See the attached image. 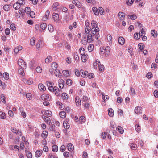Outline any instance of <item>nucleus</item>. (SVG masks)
Masks as SVG:
<instances>
[{
  "label": "nucleus",
  "instance_id": "9b49d317",
  "mask_svg": "<svg viewBox=\"0 0 158 158\" xmlns=\"http://www.w3.org/2000/svg\"><path fill=\"white\" fill-rule=\"evenodd\" d=\"M64 80L62 79H60L58 80L59 86L61 89H62L64 87Z\"/></svg>",
  "mask_w": 158,
  "mask_h": 158
},
{
  "label": "nucleus",
  "instance_id": "a211bd4d",
  "mask_svg": "<svg viewBox=\"0 0 158 158\" xmlns=\"http://www.w3.org/2000/svg\"><path fill=\"white\" fill-rule=\"evenodd\" d=\"M81 76L84 78H86L88 76V73L87 71L81 70Z\"/></svg>",
  "mask_w": 158,
  "mask_h": 158
},
{
  "label": "nucleus",
  "instance_id": "4c0bfd02",
  "mask_svg": "<svg viewBox=\"0 0 158 158\" xmlns=\"http://www.w3.org/2000/svg\"><path fill=\"white\" fill-rule=\"evenodd\" d=\"M151 34L154 37H155L157 36V33L156 31L152 30L151 31Z\"/></svg>",
  "mask_w": 158,
  "mask_h": 158
},
{
  "label": "nucleus",
  "instance_id": "de8ad7c7",
  "mask_svg": "<svg viewBox=\"0 0 158 158\" xmlns=\"http://www.w3.org/2000/svg\"><path fill=\"white\" fill-rule=\"evenodd\" d=\"M135 129L138 132H139L140 131L141 127L139 125L137 124L135 127Z\"/></svg>",
  "mask_w": 158,
  "mask_h": 158
},
{
  "label": "nucleus",
  "instance_id": "864d4df0",
  "mask_svg": "<svg viewBox=\"0 0 158 158\" xmlns=\"http://www.w3.org/2000/svg\"><path fill=\"white\" fill-rule=\"evenodd\" d=\"M27 84L28 85L32 84L33 82V80L31 79H29L25 81Z\"/></svg>",
  "mask_w": 158,
  "mask_h": 158
},
{
  "label": "nucleus",
  "instance_id": "7ed1b4c3",
  "mask_svg": "<svg viewBox=\"0 0 158 158\" xmlns=\"http://www.w3.org/2000/svg\"><path fill=\"white\" fill-rule=\"evenodd\" d=\"M18 64L21 68L25 69L26 68V64L25 62L22 59H19L18 60Z\"/></svg>",
  "mask_w": 158,
  "mask_h": 158
},
{
  "label": "nucleus",
  "instance_id": "39448f33",
  "mask_svg": "<svg viewBox=\"0 0 158 158\" xmlns=\"http://www.w3.org/2000/svg\"><path fill=\"white\" fill-rule=\"evenodd\" d=\"M135 112L137 114H140L142 113V108L140 106H137L135 109Z\"/></svg>",
  "mask_w": 158,
  "mask_h": 158
},
{
  "label": "nucleus",
  "instance_id": "f3484780",
  "mask_svg": "<svg viewBox=\"0 0 158 158\" xmlns=\"http://www.w3.org/2000/svg\"><path fill=\"white\" fill-rule=\"evenodd\" d=\"M61 97L63 100H68L69 98L68 94L65 93H62L61 94Z\"/></svg>",
  "mask_w": 158,
  "mask_h": 158
},
{
  "label": "nucleus",
  "instance_id": "c85d7f7f",
  "mask_svg": "<svg viewBox=\"0 0 158 158\" xmlns=\"http://www.w3.org/2000/svg\"><path fill=\"white\" fill-rule=\"evenodd\" d=\"M92 10L95 15H99V11L98 8L96 7H93L92 8Z\"/></svg>",
  "mask_w": 158,
  "mask_h": 158
},
{
  "label": "nucleus",
  "instance_id": "5701e85b",
  "mask_svg": "<svg viewBox=\"0 0 158 158\" xmlns=\"http://www.w3.org/2000/svg\"><path fill=\"white\" fill-rule=\"evenodd\" d=\"M73 3L78 8H80L81 7V4L77 0H74L73 1Z\"/></svg>",
  "mask_w": 158,
  "mask_h": 158
},
{
  "label": "nucleus",
  "instance_id": "e433bc0d",
  "mask_svg": "<svg viewBox=\"0 0 158 158\" xmlns=\"http://www.w3.org/2000/svg\"><path fill=\"white\" fill-rule=\"evenodd\" d=\"M52 60V58L51 56H48L47 58H46L45 59V62L46 63H48L51 62Z\"/></svg>",
  "mask_w": 158,
  "mask_h": 158
},
{
  "label": "nucleus",
  "instance_id": "4be33fe9",
  "mask_svg": "<svg viewBox=\"0 0 158 158\" xmlns=\"http://www.w3.org/2000/svg\"><path fill=\"white\" fill-rule=\"evenodd\" d=\"M67 148L69 151H72L74 150V146L73 144L71 143L68 144L67 146Z\"/></svg>",
  "mask_w": 158,
  "mask_h": 158
},
{
  "label": "nucleus",
  "instance_id": "774afa93",
  "mask_svg": "<svg viewBox=\"0 0 158 158\" xmlns=\"http://www.w3.org/2000/svg\"><path fill=\"white\" fill-rule=\"evenodd\" d=\"M26 155L28 158H31L32 156V153L28 151L26 152Z\"/></svg>",
  "mask_w": 158,
  "mask_h": 158
},
{
  "label": "nucleus",
  "instance_id": "e2e57ef3",
  "mask_svg": "<svg viewBox=\"0 0 158 158\" xmlns=\"http://www.w3.org/2000/svg\"><path fill=\"white\" fill-rule=\"evenodd\" d=\"M35 38H32L30 40V44L32 46H34L35 44Z\"/></svg>",
  "mask_w": 158,
  "mask_h": 158
},
{
  "label": "nucleus",
  "instance_id": "6ab92c4d",
  "mask_svg": "<svg viewBox=\"0 0 158 158\" xmlns=\"http://www.w3.org/2000/svg\"><path fill=\"white\" fill-rule=\"evenodd\" d=\"M110 47L109 46H107L105 48L104 50L106 51L105 52V55L106 57L108 56L109 52L110 51Z\"/></svg>",
  "mask_w": 158,
  "mask_h": 158
},
{
  "label": "nucleus",
  "instance_id": "473e14b6",
  "mask_svg": "<svg viewBox=\"0 0 158 158\" xmlns=\"http://www.w3.org/2000/svg\"><path fill=\"white\" fill-rule=\"evenodd\" d=\"M20 6V5L17 2L15 3L13 5V8L16 10L19 9Z\"/></svg>",
  "mask_w": 158,
  "mask_h": 158
},
{
  "label": "nucleus",
  "instance_id": "bb28decb",
  "mask_svg": "<svg viewBox=\"0 0 158 158\" xmlns=\"http://www.w3.org/2000/svg\"><path fill=\"white\" fill-rule=\"evenodd\" d=\"M129 145L131 148L133 150H135L137 148V146L136 144L133 143H130Z\"/></svg>",
  "mask_w": 158,
  "mask_h": 158
},
{
  "label": "nucleus",
  "instance_id": "c9c22d12",
  "mask_svg": "<svg viewBox=\"0 0 158 158\" xmlns=\"http://www.w3.org/2000/svg\"><path fill=\"white\" fill-rule=\"evenodd\" d=\"M128 18H130L131 20H134L137 18L136 15H135L133 14L131 15H129L128 16Z\"/></svg>",
  "mask_w": 158,
  "mask_h": 158
},
{
  "label": "nucleus",
  "instance_id": "412c9836",
  "mask_svg": "<svg viewBox=\"0 0 158 158\" xmlns=\"http://www.w3.org/2000/svg\"><path fill=\"white\" fill-rule=\"evenodd\" d=\"M63 126L66 129V130L67 129H68L70 127L69 124L68 123L67 120H65L64 122Z\"/></svg>",
  "mask_w": 158,
  "mask_h": 158
},
{
  "label": "nucleus",
  "instance_id": "f704fd0d",
  "mask_svg": "<svg viewBox=\"0 0 158 158\" xmlns=\"http://www.w3.org/2000/svg\"><path fill=\"white\" fill-rule=\"evenodd\" d=\"M11 129L12 132L16 134H19L20 133L19 131L18 130L15 128L12 127L11 128Z\"/></svg>",
  "mask_w": 158,
  "mask_h": 158
},
{
  "label": "nucleus",
  "instance_id": "a18cd8bd",
  "mask_svg": "<svg viewBox=\"0 0 158 158\" xmlns=\"http://www.w3.org/2000/svg\"><path fill=\"white\" fill-rule=\"evenodd\" d=\"M52 149L53 151L54 152H56L58 150V147L56 145H54L52 146Z\"/></svg>",
  "mask_w": 158,
  "mask_h": 158
},
{
  "label": "nucleus",
  "instance_id": "393cba45",
  "mask_svg": "<svg viewBox=\"0 0 158 158\" xmlns=\"http://www.w3.org/2000/svg\"><path fill=\"white\" fill-rule=\"evenodd\" d=\"M43 151L42 150H37L35 153V156L36 157H40Z\"/></svg>",
  "mask_w": 158,
  "mask_h": 158
},
{
  "label": "nucleus",
  "instance_id": "2eb2a0df",
  "mask_svg": "<svg viewBox=\"0 0 158 158\" xmlns=\"http://www.w3.org/2000/svg\"><path fill=\"white\" fill-rule=\"evenodd\" d=\"M102 105L105 106L106 105L105 100H108L109 99V97L108 95H105V96L102 97Z\"/></svg>",
  "mask_w": 158,
  "mask_h": 158
},
{
  "label": "nucleus",
  "instance_id": "680f3d73",
  "mask_svg": "<svg viewBox=\"0 0 158 158\" xmlns=\"http://www.w3.org/2000/svg\"><path fill=\"white\" fill-rule=\"evenodd\" d=\"M26 97L27 99L31 100L32 98V94L30 93H27L26 94Z\"/></svg>",
  "mask_w": 158,
  "mask_h": 158
},
{
  "label": "nucleus",
  "instance_id": "69168bd1",
  "mask_svg": "<svg viewBox=\"0 0 158 158\" xmlns=\"http://www.w3.org/2000/svg\"><path fill=\"white\" fill-rule=\"evenodd\" d=\"M79 50L81 54L82 55L85 54V51L83 48H80Z\"/></svg>",
  "mask_w": 158,
  "mask_h": 158
},
{
  "label": "nucleus",
  "instance_id": "b1692460",
  "mask_svg": "<svg viewBox=\"0 0 158 158\" xmlns=\"http://www.w3.org/2000/svg\"><path fill=\"white\" fill-rule=\"evenodd\" d=\"M22 46H18L15 48L14 50V52L15 54H17L18 53L19 51L22 50Z\"/></svg>",
  "mask_w": 158,
  "mask_h": 158
},
{
  "label": "nucleus",
  "instance_id": "7c9ffc66",
  "mask_svg": "<svg viewBox=\"0 0 158 158\" xmlns=\"http://www.w3.org/2000/svg\"><path fill=\"white\" fill-rule=\"evenodd\" d=\"M108 115L111 117L114 115V112L113 110L111 108H109L108 110Z\"/></svg>",
  "mask_w": 158,
  "mask_h": 158
},
{
  "label": "nucleus",
  "instance_id": "5fc2aeb1",
  "mask_svg": "<svg viewBox=\"0 0 158 158\" xmlns=\"http://www.w3.org/2000/svg\"><path fill=\"white\" fill-rule=\"evenodd\" d=\"M62 73L65 76H69L70 75L69 72L68 70H64L63 71Z\"/></svg>",
  "mask_w": 158,
  "mask_h": 158
},
{
  "label": "nucleus",
  "instance_id": "2f4dec72",
  "mask_svg": "<svg viewBox=\"0 0 158 158\" xmlns=\"http://www.w3.org/2000/svg\"><path fill=\"white\" fill-rule=\"evenodd\" d=\"M116 130L118 131L121 134H123L124 132V130L123 128L120 126H118L116 128Z\"/></svg>",
  "mask_w": 158,
  "mask_h": 158
},
{
  "label": "nucleus",
  "instance_id": "c03bdc74",
  "mask_svg": "<svg viewBox=\"0 0 158 158\" xmlns=\"http://www.w3.org/2000/svg\"><path fill=\"white\" fill-rule=\"evenodd\" d=\"M47 25L46 23H43L40 25V28L43 30H45L47 27Z\"/></svg>",
  "mask_w": 158,
  "mask_h": 158
},
{
  "label": "nucleus",
  "instance_id": "6e6552de",
  "mask_svg": "<svg viewBox=\"0 0 158 158\" xmlns=\"http://www.w3.org/2000/svg\"><path fill=\"white\" fill-rule=\"evenodd\" d=\"M49 14L50 12L49 10L46 11L45 16L42 19V20L44 21L47 20L49 18Z\"/></svg>",
  "mask_w": 158,
  "mask_h": 158
},
{
  "label": "nucleus",
  "instance_id": "0eeeda50",
  "mask_svg": "<svg viewBox=\"0 0 158 158\" xmlns=\"http://www.w3.org/2000/svg\"><path fill=\"white\" fill-rule=\"evenodd\" d=\"M42 118L47 124H48L49 125L52 124V123L51 122L50 119L49 118L44 115H43L42 116Z\"/></svg>",
  "mask_w": 158,
  "mask_h": 158
},
{
  "label": "nucleus",
  "instance_id": "1a4fd4ad",
  "mask_svg": "<svg viewBox=\"0 0 158 158\" xmlns=\"http://www.w3.org/2000/svg\"><path fill=\"white\" fill-rule=\"evenodd\" d=\"M55 70L54 74L55 75L59 78H61L62 76V75L59 70L57 69Z\"/></svg>",
  "mask_w": 158,
  "mask_h": 158
},
{
  "label": "nucleus",
  "instance_id": "49530a36",
  "mask_svg": "<svg viewBox=\"0 0 158 158\" xmlns=\"http://www.w3.org/2000/svg\"><path fill=\"white\" fill-rule=\"evenodd\" d=\"M48 135V132L45 131H44L41 134L42 137L44 139L46 138Z\"/></svg>",
  "mask_w": 158,
  "mask_h": 158
},
{
  "label": "nucleus",
  "instance_id": "cd10ccee",
  "mask_svg": "<svg viewBox=\"0 0 158 158\" xmlns=\"http://www.w3.org/2000/svg\"><path fill=\"white\" fill-rule=\"evenodd\" d=\"M118 42L120 44L123 45L125 42L124 39L122 37H119L118 39Z\"/></svg>",
  "mask_w": 158,
  "mask_h": 158
},
{
  "label": "nucleus",
  "instance_id": "a19ab883",
  "mask_svg": "<svg viewBox=\"0 0 158 158\" xmlns=\"http://www.w3.org/2000/svg\"><path fill=\"white\" fill-rule=\"evenodd\" d=\"M100 64V62L98 60H96L95 62H94L93 63V66L94 68H97V65H98V64Z\"/></svg>",
  "mask_w": 158,
  "mask_h": 158
},
{
  "label": "nucleus",
  "instance_id": "8fccbe9b",
  "mask_svg": "<svg viewBox=\"0 0 158 158\" xmlns=\"http://www.w3.org/2000/svg\"><path fill=\"white\" fill-rule=\"evenodd\" d=\"M94 47V46L93 44H91L88 47V50L89 52H91L93 50Z\"/></svg>",
  "mask_w": 158,
  "mask_h": 158
},
{
  "label": "nucleus",
  "instance_id": "9d476101",
  "mask_svg": "<svg viewBox=\"0 0 158 158\" xmlns=\"http://www.w3.org/2000/svg\"><path fill=\"white\" fill-rule=\"evenodd\" d=\"M118 17L121 20H123L125 19V14L123 12H119L118 14Z\"/></svg>",
  "mask_w": 158,
  "mask_h": 158
},
{
  "label": "nucleus",
  "instance_id": "13d9d810",
  "mask_svg": "<svg viewBox=\"0 0 158 158\" xmlns=\"http://www.w3.org/2000/svg\"><path fill=\"white\" fill-rule=\"evenodd\" d=\"M98 69L100 71L103 72L104 70V66L103 65H102L101 64H98Z\"/></svg>",
  "mask_w": 158,
  "mask_h": 158
},
{
  "label": "nucleus",
  "instance_id": "79ce46f5",
  "mask_svg": "<svg viewBox=\"0 0 158 158\" xmlns=\"http://www.w3.org/2000/svg\"><path fill=\"white\" fill-rule=\"evenodd\" d=\"M10 7L8 5H5L3 6V9L5 11H8L10 10Z\"/></svg>",
  "mask_w": 158,
  "mask_h": 158
},
{
  "label": "nucleus",
  "instance_id": "052dcab7",
  "mask_svg": "<svg viewBox=\"0 0 158 158\" xmlns=\"http://www.w3.org/2000/svg\"><path fill=\"white\" fill-rule=\"evenodd\" d=\"M67 36L70 40H72L73 39V36L71 33L70 32H68L67 34Z\"/></svg>",
  "mask_w": 158,
  "mask_h": 158
},
{
  "label": "nucleus",
  "instance_id": "c756f323",
  "mask_svg": "<svg viewBox=\"0 0 158 158\" xmlns=\"http://www.w3.org/2000/svg\"><path fill=\"white\" fill-rule=\"evenodd\" d=\"M51 67L53 69H56L58 67V64L56 62H53L52 63Z\"/></svg>",
  "mask_w": 158,
  "mask_h": 158
},
{
  "label": "nucleus",
  "instance_id": "4d7b16f0",
  "mask_svg": "<svg viewBox=\"0 0 158 158\" xmlns=\"http://www.w3.org/2000/svg\"><path fill=\"white\" fill-rule=\"evenodd\" d=\"M3 76L4 78L6 80H8L9 78V76L8 73H4L3 74Z\"/></svg>",
  "mask_w": 158,
  "mask_h": 158
},
{
  "label": "nucleus",
  "instance_id": "f03ea898",
  "mask_svg": "<svg viewBox=\"0 0 158 158\" xmlns=\"http://www.w3.org/2000/svg\"><path fill=\"white\" fill-rule=\"evenodd\" d=\"M94 35H93L91 33H89L87 35V38L86 37H84V39L86 40V41L88 43H90L93 41L94 40Z\"/></svg>",
  "mask_w": 158,
  "mask_h": 158
},
{
  "label": "nucleus",
  "instance_id": "6e6d98bb",
  "mask_svg": "<svg viewBox=\"0 0 158 158\" xmlns=\"http://www.w3.org/2000/svg\"><path fill=\"white\" fill-rule=\"evenodd\" d=\"M1 99L2 100V102L4 104L6 103V101L5 100L6 98L4 96V95L2 94L1 95Z\"/></svg>",
  "mask_w": 158,
  "mask_h": 158
},
{
  "label": "nucleus",
  "instance_id": "20e7f679",
  "mask_svg": "<svg viewBox=\"0 0 158 158\" xmlns=\"http://www.w3.org/2000/svg\"><path fill=\"white\" fill-rule=\"evenodd\" d=\"M41 113L43 114L46 115L49 117H51L52 115V113L51 111L46 110H42Z\"/></svg>",
  "mask_w": 158,
  "mask_h": 158
},
{
  "label": "nucleus",
  "instance_id": "f8f14e48",
  "mask_svg": "<svg viewBox=\"0 0 158 158\" xmlns=\"http://www.w3.org/2000/svg\"><path fill=\"white\" fill-rule=\"evenodd\" d=\"M59 15L58 14L53 13L52 14V18L54 21L57 22L59 20Z\"/></svg>",
  "mask_w": 158,
  "mask_h": 158
},
{
  "label": "nucleus",
  "instance_id": "a878e982",
  "mask_svg": "<svg viewBox=\"0 0 158 158\" xmlns=\"http://www.w3.org/2000/svg\"><path fill=\"white\" fill-rule=\"evenodd\" d=\"M112 37L110 34H108L107 36V39L110 44H111L112 42Z\"/></svg>",
  "mask_w": 158,
  "mask_h": 158
},
{
  "label": "nucleus",
  "instance_id": "f257e3e1",
  "mask_svg": "<svg viewBox=\"0 0 158 158\" xmlns=\"http://www.w3.org/2000/svg\"><path fill=\"white\" fill-rule=\"evenodd\" d=\"M91 24L92 27L91 29V33L93 35H95L96 33L99 32V28L98 27V24L97 22L95 21H92Z\"/></svg>",
  "mask_w": 158,
  "mask_h": 158
},
{
  "label": "nucleus",
  "instance_id": "58836bf2",
  "mask_svg": "<svg viewBox=\"0 0 158 158\" xmlns=\"http://www.w3.org/2000/svg\"><path fill=\"white\" fill-rule=\"evenodd\" d=\"M81 59L83 62H85L87 60V56L85 55V54L82 55L81 57Z\"/></svg>",
  "mask_w": 158,
  "mask_h": 158
},
{
  "label": "nucleus",
  "instance_id": "72a5a7b5",
  "mask_svg": "<svg viewBox=\"0 0 158 158\" xmlns=\"http://www.w3.org/2000/svg\"><path fill=\"white\" fill-rule=\"evenodd\" d=\"M59 114L61 118H64L66 117V113L64 111L61 112Z\"/></svg>",
  "mask_w": 158,
  "mask_h": 158
},
{
  "label": "nucleus",
  "instance_id": "aec40b11",
  "mask_svg": "<svg viewBox=\"0 0 158 158\" xmlns=\"http://www.w3.org/2000/svg\"><path fill=\"white\" fill-rule=\"evenodd\" d=\"M75 102L77 106H79L81 105V100L79 96H77L75 97Z\"/></svg>",
  "mask_w": 158,
  "mask_h": 158
},
{
  "label": "nucleus",
  "instance_id": "ddd939ff",
  "mask_svg": "<svg viewBox=\"0 0 158 158\" xmlns=\"http://www.w3.org/2000/svg\"><path fill=\"white\" fill-rule=\"evenodd\" d=\"M49 95L46 94H43L41 96V98L43 100L49 99Z\"/></svg>",
  "mask_w": 158,
  "mask_h": 158
},
{
  "label": "nucleus",
  "instance_id": "3c124183",
  "mask_svg": "<svg viewBox=\"0 0 158 158\" xmlns=\"http://www.w3.org/2000/svg\"><path fill=\"white\" fill-rule=\"evenodd\" d=\"M23 69H24L21 68H20L18 70L19 73L23 76L25 75V73L24 72Z\"/></svg>",
  "mask_w": 158,
  "mask_h": 158
},
{
  "label": "nucleus",
  "instance_id": "423d86ee",
  "mask_svg": "<svg viewBox=\"0 0 158 158\" xmlns=\"http://www.w3.org/2000/svg\"><path fill=\"white\" fill-rule=\"evenodd\" d=\"M44 45V42L41 40H40L36 44V46L37 49H39L42 48Z\"/></svg>",
  "mask_w": 158,
  "mask_h": 158
},
{
  "label": "nucleus",
  "instance_id": "603ef678",
  "mask_svg": "<svg viewBox=\"0 0 158 158\" xmlns=\"http://www.w3.org/2000/svg\"><path fill=\"white\" fill-rule=\"evenodd\" d=\"M134 37L135 40H139L140 37V35L138 33H136L134 34Z\"/></svg>",
  "mask_w": 158,
  "mask_h": 158
},
{
  "label": "nucleus",
  "instance_id": "ea45409f",
  "mask_svg": "<svg viewBox=\"0 0 158 158\" xmlns=\"http://www.w3.org/2000/svg\"><path fill=\"white\" fill-rule=\"evenodd\" d=\"M0 118L2 119H5L6 118L5 113L0 111Z\"/></svg>",
  "mask_w": 158,
  "mask_h": 158
},
{
  "label": "nucleus",
  "instance_id": "338daca9",
  "mask_svg": "<svg viewBox=\"0 0 158 158\" xmlns=\"http://www.w3.org/2000/svg\"><path fill=\"white\" fill-rule=\"evenodd\" d=\"M98 10L101 15H102L104 14V10L102 7H99L98 9Z\"/></svg>",
  "mask_w": 158,
  "mask_h": 158
},
{
  "label": "nucleus",
  "instance_id": "37998d69",
  "mask_svg": "<svg viewBox=\"0 0 158 158\" xmlns=\"http://www.w3.org/2000/svg\"><path fill=\"white\" fill-rule=\"evenodd\" d=\"M73 55L74 58L76 61H78L79 59V57L77 52H73Z\"/></svg>",
  "mask_w": 158,
  "mask_h": 158
},
{
  "label": "nucleus",
  "instance_id": "dca6fc26",
  "mask_svg": "<svg viewBox=\"0 0 158 158\" xmlns=\"http://www.w3.org/2000/svg\"><path fill=\"white\" fill-rule=\"evenodd\" d=\"M38 88L39 90L41 91H45L46 89L44 85L42 83H40L38 85Z\"/></svg>",
  "mask_w": 158,
  "mask_h": 158
},
{
  "label": "nucleus",
  "instance_id": "4468645a",
  "mask_svg": "<svg viewBox=\"0 0 158 158\" xmlns=\"http://www.w3.org/2000/svg\"><path fill=\"white\" fill-rule=\"evenodd\" d=\"M54 91L55 95L57 96H59L60 94V91L59 90V88L56 86L55 87Z\"/></svg>",
  "mask_w": 158,
  "mask_h": 158
},
{
  "label": "nucleus",
  "instance_id": "09e8293b",
  "mask_svg": "<svg viewBox=\"0 0 158 158\" xmlns=\"http://www.w3.org/2000/svg\"><path fill=\"white\" fill-rule=\"evenodd\" d=\"M79 121L81 124L84 123L85 121V117L81 116L79 118Z\"/></svg>",
  "mask_w": 158,
  "mask_h": 158
},
{
  "label": "nucleus",
  "instance_id": "bf43d9fd",
  "mask_svg": "<svg viewBox=\"0 0 158 158\" xmlns=\"http://www.w3.org/2000/svg\"><path fill=\"white\" fill-rule=\"evenodd\" d=\"M36 71L38 73H41L42 71V69L41 67H37L36 68Z\"/></svg>",
  "mask_w": 158,
  "mask_h": 158
},
{
  "label": "nucleus",
  "instance_id": "0e129e2a",
  "mask_svg": "<svg viewBox=\"0 0 158 158\" xmlns=\"http://www.w3.org/2000/svg\"><path fill=\"white\" fill-rule=\"evenodd\" d=\"M59 5V3L58 2H55L53 3L52 6L53 8H55V9L54 10V11L57 9V7Z\"/></svg>",
  "mask_w": 158,
  "mask_h": 158
}]
</instances>
